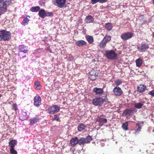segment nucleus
I'll return each instance as SVG.
<instances>
[{
    "instance_id": "nucleus-1",
    "label": "nucleus",
    "mask_w": 154,
    "mask_h": 154,
    "mask_svg": "<svg viewBox=\"0 0 154 154\" xmlns=\"http://www.w3.org/2000/svg\"><path fill=\"white\" fill-rule=\"evenodd\" d=\"M11 3V0H0V16L6 11L7 6L9 5Z\"/></svg>"
},
{
    "instance_id": "nucleus-2",
    "label": "nucleus",
    "mask_w": 154,
    "mask_h": 154,
    "mask_svg": "<svg viewBox=\"0 0 154 154\" xmlns=\"http://www.w3.org/2000/svg\"><path fill=\"white\" fill-rule=\"evenodd\" d=\"M11 38V33L6 30L0 31V41H6Z\"/></svg>"
},
{
    "instance_id": "nucleus-3",
    "label": "nucleus",
    "mask_w": 154,
    "mask_h": 154,
    "mask_svg": "<svg viewBox=\"0 0 154 154\" xmlns=\"http://www.w3.org/2000/svg\"><path fill=\"white\" fill-rule=\"evenodd\" d=\"M106 56L107 59L111 60H115L118 58L117 54L113 50L106 51Z\"/></svg>"
},
{
    "instance_id": "nucleus-4",
    "label": "nucleus",
    "mask_w": 154,
    "mask_h": 154,
    "mask_svg": "<svg viewBox=\"0 0 154 154\" xmlns=\"http://www.w3.org/2000/svg\"><path fill=\"white\" fill-rule=\"evenodd\" d=\"M66 1V0H52L54 5L60 8L65 7Z\"/></svg>"
},
{
    "instance_id": "nucleus-5",
    "label": "nucleus",
    "mask_w": 154,
    "mask_h": 154,
    "mask_svg": "<svg viewBox=\"0 0 154 154\" xmlns=\"http://www.w3.org/2000/svg\"><path fill=\"white\" fill-rule=\"evenodd\" d=\"M60 109V106L58 105H54L50 106L47 110L48 112L50 114H54L59 112Z\"/></svg>"
},
{
    "instance_id": "nucleus-6",
    "label": "nucleus",
    "mask_w": 154,
    "mask_h": 154,
    "mask_svg": "<svg viewBox=\"0 0 154 154\" xmlns=\"http://www.w3.org/2000/svg\"><path fill=\"white\" fill-rule=\"evenodd\" d=\"M92 140L91 137L88 135L86 138L82 137L79 140V145H84L85 144L89 143Z\"/></svg>"
},
{
    "instance_id": "nucleus-7",
    "label": "nucleus",
    "mask_w": 154,
    "mask_h": 154,
    "mask_svg": "<svg viewBox=\"0 0 154 154\" xmlns=\"http://www.w3.org/2000/svg\"><path fill=\"white\" fill-rule=\"evenodd\" d=\"M133 33L129 32H124L121 35V38L123 40H126L131 38L133 36Z\"/></svg>"
},
{
    "instance_id": "nucleus-8",
    "label": "nucleus",
    "mask_w": 154,
    "mask_h": 154,
    "mask_svg": "<svg viewBox=\"0 0 154 154\" xmlns=\"http://www.w3.org/2000/svg\"><path fill=\"white\" fill-rule=\"evenodd\" d=\"M111 37L109 35H106L101 41L100 44V46L101 48H104L106 45L107 42L110 41Z\"/></svg>"
},
{
    "instance_id": "nucleus-9",
    "label": "nucleus",
    "mask_w": 154,
    "mask_h": 154,
    "mask_svg": "<svg viewBox=\"0 0 154 154\" xmlns=\"http://www.w3.org/2000/svg\"><path fill=\"white\" fill-rule=\"evenodd\" d=\"M104 101V100L101 97L96 98L93 99L92 103L95 106L101 105Z\"/></svg>"
},
{
    "instance_id": "nucleus-10",
    "label": "nucleus",
    "mask_w": 154,
    "mask_h": 154,
    "mask_svg": "<svg viewBox=\"0 0 154 154\" xmlns=\"http://www.w3.org/2000/svg\"><path fill=\"white\" fill-rule=\"evenodd\" d=\"M113 92L116 96H120L123 93V91L121 89L118 87H115L113 90Z\"/></svg>"
},
{
    "instance_id": "nucleus-11",
    "label": "nucleus",
    "mask_w": 154,
    "mask_h": 154,
    "mask_svg": "<svg viewBox=\"0 0 154 154\" xmlns=\"http://www.w3.org/2000/svg\"><path fill=\"white\" fill-rule=\"evenodd\" d=\"M34 105L36 107H38L41 104V98L40 96L37 95L34 98Z\"/></svg>"
},
{
    "instance_id": "nucleus-12",
    "label": "nucleus",
    "mask_w": 154,
    "mask_h": 154,
    "mask_svg": "<svg viewBox=\"0 0 154 154\" xmlns=\"http://www.w3.org/2000/svg\"><path fill=\"white\" fill-rule=\"evenodd\" d=\"M144 122L143 121L139 122H138L136 124L137 126V128L135 130V131L134 133L135 134L136 133H138L140 131H141V127L143 126L144 124Z\"/></svg>"
},
{
    "instance_id": "nucleus-13",
    "label": "nucleus",
    "mask_w": 154,
    "mask_h": 154,
    "mask_svg": "<svg viewBox=\"0 0 154 154\" xmlns=\"http://www.w3.org/2000/svg\"><path fill=\"white\" fill-rule=\"evenodd\" d=\"M97 122H99V126H102L105 123L107 122V120L106 119L102 118L101 117H98L97 118Z\"/></svg>"
},
{
    "instance_id": "nucleus-14",
    "label": "nucleus",
    "mask_w": 154,
    "mask_h": 154,
    "mask_svg": "<svg viewBox=\"0 0 154 154\" xmlns=\"http://www.w3.org/2000/svg\"><path fill=\"white\" fill-rule=\"evenodd\" d=\"M18 50L19 53L23 52L26 53L28 51L27 47L24 45H20L18 47Z\"/></svg>"
},
{
    "instance_id": "nucleus-15",
    "label": "nucleus",
    "mask_w": 154,
    "mask_h": 154,
    "mask_svg": "<svg viewBox=\"0 0 154 154\" xmlns=\"http://www.w3.org/2000/svg\"><path fill=\"white\" fill-rule=\"evenodd\" d=\"M28 118V116L26 112H22L20 117V119L22 121L26 120Z\"/></svg>"
},
{
    "instance_id": "nucleus-16",
    "label": "nucleus",
    "mask_w": 154,
    "mask_h": 154,
    "mask_svg": "<svg viewBox=\"0 0 154 154\" xmlns=\"http://www.w3.org/2000/svg\"><path fill=\"white\" fill-rule=\"evenodd\" d=\"M149 48L148 45L145 44H143L141 46L138 47L139 50L140 52L144 51Z\"/></svg>"
},
{
    "instance_id": "nucleus-17",
    "label": "nucleus",
    "mask_w": 154,
    "mask_h": 154,
    "mask_svg": "<svg viewBox=\"0 0 154 154\" xmlns=\"http://www.w3.org/2000/svg\"><path fill=\"white\" fill-rule=\"evenodd\" d=\"M17 141L15 140H11L9 142V146L10 149H14L15 146L17 145Z\"/></svg>"
},
{
    "instance_id": "nucleus-18",
    "label": "nucleus",
    "mask_w": 154,
    "mask_h": 154,
    "mask_svg": "<svg viewBox=\"0 0 154 154\" xmlns=\"http://www.w3.org/2000/svg\"><path fill=\"white\" fill-rule=\"evenodd\" d=\"M70 143L72 146H75L78 143L79 144V140L77 137L73 138L70 140Z\"/></svg>"
},
{
    "instance_id": "nucleus-19",
    "label": "nucleus",
    "mask_w": 154,
    "mask_h": 154,
    "mask_svg": "<svg viewBox=\"0 0 154 154\" xmlns=\"http://www.w3.org/2000/svg\"><path fill=\"white\" fill-rule=\"evenodd\" d=\"M85 20V22L87 23H93L94 21V18L90 15L86 16Z\"/></svg>"
},
{
    "instance_id": "nucleus-20",
    "label": "nucleus",
    "mask_w": 154,
    "mask_h": 154,
    "mask_svg": "<svg viewBox=\"0 0 154 154\" xmlns=\"http://www.w3.org/2000/svg\"><path fill=\"white\" fill-rule=\"evenodd\" d=\"M86 42L83 40H80L78 41H77L75 43L76 45L80 47H82L86 45Z\"/></svg>"
},
{
    "instance_id": "nucleus-21",
    "label": "nucleus",
    "mask_w": 154,
    "mask_h": 154,
    "mask_svg": "<svg viewBox=\"0 0 154 154\" xmlns=\"http://www.w3.org/2000/svg\"><path fill=\"white\" fill-rule=\"evenodd\" d=\"M93 91L95 92L97 94H101L103 92V90L102 88H94Z\"/></svg>"
},
{
    "instance_id": "nucleus-22",
    "label": "nucleus",
    "mask_w": 154,
    "mask_h": 154,
    "mask_svg": "<svg viewBox=\"0 0 154 154\" xmlns=\"http://www.w3.org/2000/svg\"><path fill=\"white\" fill-rule=\"evenodd\" d=\"M145 103V101H142L140 102L136 103L134 104V106L136 108L140 109L142 107Z\"/></svg>"
},
{
    "instance_id": "nucleus-23",
    "label": "nucleus",
    "mask_w": 154,
    "mask_h": 154,
    "mask_svg": "<svg viewBox=\"0 0 154 154\" xmlns=\"http://www.w3.org/2000/svg\"><path fill=\"white\" fill-rule=\"evenodd\" d=\"M39 119L38 117H35L30 119V123L31 125H33L34 124L39 122Z\"/></svg>"
},
{
    "instance_id": "nucleus-24",
    "label": "nucleus",
    "mask_w": 154,
    "mask_h": 154,
    "mask_svg": "<svg viewBox=\"0 0 154 154\" xmlns=\"http://www.w3.org/2000/svg\"><path fill=\"white\" fill-rule=\"evenodd\" d=\"M146 87L144 85H140L137 88V91L140 93H142L145 91Z\"/></svg>"
},
{
    "instance_id": "nucleus-25",
    "label": "nucleus",
    "mask_w": 154,
    "mask_h": 154,
    "mask_svg": "<svg viewBox=\"0 0 154 154\" xmlns=\"http://www.w3.org/2000/svg\"><path fill=\"white\" fill-rule=\"evenodd\" d=\"M107 0H91V3L94 5L99 2L101 3H103L106 2Z\"/></svg>"
},
{
    "instance_id": "nucleus-26",
    "label": "nucleus",
    "mask_w": 154,
    "mask_h": 154,
    "mask_svg": "<svg viewBox=\"0 0 154 154\" xmlns=\"http://www.w3.org/2000/svg\"><path fill=\"white\" fill-rule=\"evenodd\" d=\"M35 87L37 90H40L41 89L42 86L39 82L36 81L35 82Z\"/></svg>"
},
{
    "instance_id": "nucleus-27",
    "label": "nucleus",
    "mask_w": 154,
    "mask_h": 154,
    "mask_svg": "<svg viewBox=\"0 0 154 154\" xmlns=\"http://www.w3.org/2000/svg\"><path fill=\"white\" fill-rule=\"evenodd\" d=\"M105 27L107 31L111 30L112 29V25L111 23H106L105 25Z\"/></svg>"
},
{
    "instance_id": "nucleus-28",
    "label": "nucleus",
    "mask_w": 154,
    "mask_h": 154,
    "mask_svg": "<svg viewBox=\"0 0 154 154\" xmlns=\"http://www.w3.org/2000/svg\"><path fill=\"white\" fill-rule=\"evenodd\" d=\"M45 11L43 9H41L38 13L39 16L42 18L45 17Z\"/></svg>"
},
{
    "instance_id": "nucleus-29",
    "label": "nucleus",
    "mask_w": 154,
    "mask_h": 154,
    "mask_svg": "<svg viewBox=\"0 0 154 154\" xmlns=\"http://www.w3.org/2000/svg\"><path fill=\"white\" fill-rule=\"evenodd\" d=\"M133 110L131 109H127L125 110L123 113L124 115H131Z\"/></svg>"
},
{
    "instance_id": "nucleus-30",
    "label": "nucleus",
    "mask_w": 154,
    "mask_h": 154,
    "mask_svg": "<svg viewBox=\"0 0 154 154\" xmlns=\"http://www.w3.org/2000/svg\"><path fill=\"white\" fill-rule=\"evenodd\" d=\"M86 38L87 40L90 44L92 43L94 41L93 38L91 36L89 35L86 36Z\"/></svg>"
},
{
    "instance_id": "nucleus-31",
    "label": "nucleus",
    "mask_w": 154,
    "mask_h": 154,
    "mask_svg": "<svg viewBox=\"0 0 154 154\" xmlns=\"http://www.w3.org/2000/svg\"><path fill=\"white\" fill-rule=\"evenodd\" d=\"M86 127L85 125L84 124H81L79 125L78 127V131H81L84 130Z\"/></svg>"
},
{
    "instance_id": "nucleus-32",
    "label": "nucleus",
    "mask_w": 154,
    "mask_h": 154,
    "mask_svg": "<svg viewBox=\"0 0 154 154\" xmlns=\"http://www.w3.org/2000/svg\"><path fill=\"white\" fill-rule=\"evenodd\" d=\"M40 9V8L39 6H36L32 7L30 11L33 12H37Z\"/></svg>"
},
{
    "instance_id": "nucleus-33",
    "label": "nucleus",
    "mask_w": 154,
    "mask_h": 154,
    "mask_svg": "<svg viewBox=\"0 0 154 154\" xmlns=\"http://www.w3.org/2000/svg\"><path fill=\"white\" fill-rule=\"evenodd\" d=\"M142 60L140 58H138L136 60V65L138 67H140L142 64Z\"/></svg>"
},
{
    "instance_id": "nucleus-34",
    "label": "nucleus",
    "mask_w": 154,
    "mask_h": 154,
    "mask_svg": "<svg viewBox=\"0 0 154 154\" xmlns=\"http://www.w3.org/2000/svg\"><path fill=\"white\" fill-rule=\"evenodd\" d=\"M29 21V19L27 17L25 18L21 23V24L23 26H25L28 24Z\"/></svg>"
},
{
    "instance_id": "nucleus-35",
    "label": "nucleus",
    "mask_w": 154,
    "mask_h": 154,
    "mask_svg": "<svg viewBox=\"0 0 154 154\" xmlns=\"http://www.w3.org/2000/svg\"><path fill=\"white\" fill-rule=\"evenodd\" d=\"M114 82L116 87H118L122 83V82L121 79H119L115 81Z\"/></svg>"
},
{
    "instance_id": "nucleus-36",
    "label": "nucleus",
    "mask_w": 154,
    "mask_h": 154,
    "mask_svg": "<svg viewBox=\"0 0 154 154\" xmlns=\"http://www.w3.org/2000/svg\"><path fill=\"white\" fill-rule=\"evenodd\" d=\"M128 122H126L122 124V128L125 130H127L128 129Z\"/></svg>"
},
{
    "instance_id": "nucleus-37",
    "label": "nucleus",
    "mask_w": 154,
    "mask_h": 154,
    "mask_svg": "<svg viewBox=\"0 0 154 154\" xmlns=\"http://www.w3.org/2000/svg\"><path fill=\"white\" fill-rule=\"evenodd\" d=\"M52 14V12L45 11V17L47 16H51Z\"/></svg>"
},
{
    "instance_id": "nucleus-38",
    "label": "nucleus",
    "mask_w": 154,
    "mask_h": 154,
    "mask_svg": "<svg viewBox=\"0 0 154 154\" xmlns=\"http://www.w3.org/2000/svg\"><path fill=\"white\" fill-rule=\"evenodd\" d=\"M10 150L11 154H17V152L14 149H10Z\"/></svg>"
},
{
    "instance_id": "nucleus-39",
    "label": "nucleus",
    "mask_w": 154,
    "mask_h": 154,
    "mask_svg": "<svg viewBox=\"0 0 154 154\" xmlns=\"http://www.w3.org/2000/svg\"><path fill=\"white\" fill-rule=\"evenodd\" d=\"M60 119V117L59 116L57 115H55L54 116L53 120H55L58 121Z\"/></svg>"
},
{
    "instance_id": "nucleus-40",
    "label": "nucleus",
    "mask_w": 154,
    "mask_h": 154,
    "mask_svg": "<svg viewBox=\"0 0 154 154\" xmlns=\"http://www.w3.org/2000/svg\"><path fill=\"white\" fill-rule=\"evenodd\" d=\"M91 77L90 78V79L91 80L94 81L96 79V77L95 75H91Z\"/></svg>"
},
{
    "instance_id": "nucleus-41",
    "label": "nucleus",
    "mask_w": 154,
    "mask_h": 154,
    "mask_svg": "<svg viewBox=\"0 0 154 154\" xmlns=\"http://www.w3.org/2000/svg\"><path fill=\"white\" fill-rule=\"evenodd\" d=\"M149 94L152 96H154V91H152L149 93Z\"/></svg>"
},
{
    "instance_id": "nucleus-42",
    "label": "nucleus",
    "mask_w": 154,
    "mask_h": 154,
    "mask_svg": "<svg viewBox=\"0 0 154 154\" xmlns=\"http://www.w3.org/2000/svg\"><path fill=\"white\" fill-rule=\"evenodd\" d=\"M12 106L14 109L15 110H16L17 109L16 105L14 104H13L12 105Z\"/></svg>"
},
{
    "instance_id": "nucleus-43",
    "label": "nucleus",
    "mask_w": 154,
    "mask_h": 154,
    "mask_svg": "<svg viewBox=\"0 0 154 154\" xmlns=\"http://www.w3.org/2000/svg\"><path fill=\"white\" fill-rule=\"evenodd\" d=\"M73 60V57H69V60L70 61H72Z\"/></svg>"
},
{
    "instance_id": "nucleus-44",
    "label": "nucleus",
    "mask_w": 154,
    "mask_h": 154,
    "mask_svg": "<svg viewBox=\"0 0 154 154\" xmlns=\"http://www.w3.org/2000/svg\"><path fill=\"white\" fill-rule=\"evenodd\" d=\"M40 3H41V5H45V2H42V3H41V2H40Z\"/></svg>"
},
{
    "instance_id": "nucleus-45",
    "label": "nucleus",
    "mask_w": 154,
    "mask_h": 154,
    "mask_svg": "<svg viewBox=\"0 0 154 154\" xmlns=\"http://www.w3.org/2000/svg\"><path fill=\"white\" fill-rule=\"evenodd\" d=\"M26 57V55H25V56H23V57H22V58H23L24 57Z\"/></svg>"
},
{
    "instance_id": "nucleus-46",
    "label": "nucleus",
    "mask_w": 154,
    "mask_h": 154,
    "mask_svg": "<svg viewBox=\"0 0 154 154\" xmlns=\"http://www.w3.org/2000/svg\"><path fill=\"white\" fill-rule=\"evenodd\" d=\"M153 36L154 38V32L153 33Z\"/></svg>"
},
{
    "instance_id": "nucleus-47",
    "label": "nucleus",
    "mask_w": 154,
    "mask_h": 154,
    "mask_svg": "<svg viewBox=\"0 0 154 154\" xmlns=\"http://www.w3.org/2000/svg\"><path fill=\"white\" fill-rule=\"evenodd\" d=\"M153 4L154 5V0H153Z\"/></svg>"
},
{
    "instance_id": "nucleus-48",
    "label": "nucleus",
    "mask_w": 154,
    "mask_h": 154,
    "mask_svg": "<svg viewBox=\"0 0 154 154\" xmlns=\"http://www.w3.org/2000/svg\"><path fill=\"white\" fill-rule=\"evenodd\" d=\"M152 132H154V129L153 130Z\"/></svg>"
}]
</instances>
